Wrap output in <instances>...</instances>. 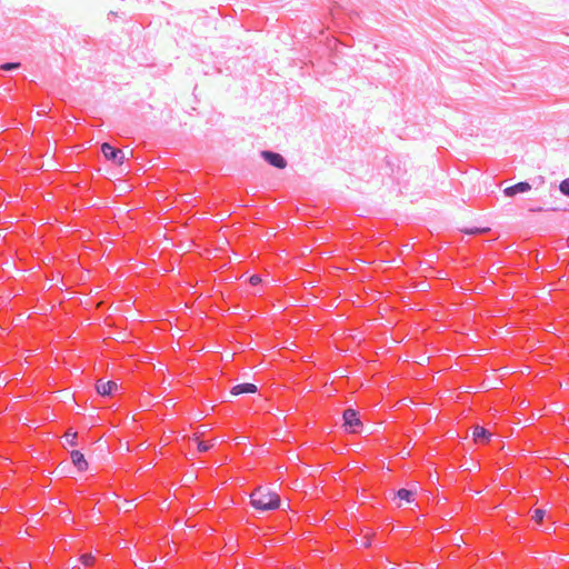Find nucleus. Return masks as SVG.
<instances>
[{
  "instance_id": "obj_15",
  "label": "nucleus",
  "mask_w": 569,
  "mask_h": 569,
  "mask_svg": "<svg viewBox=\"0 0 569 569\" xmlns=\"http://www.w3.org/2000/svg\"><path fill=\"white\" fill-rule=\"evenodd\" d=\"M77 437H78V436H77V432H67V433L64 435L66 441H67V443H69L70 446H76V445H77V442H76Z\"/></svg>"
},
{
  "instance_id": "obj_13",
  "label": "nucleus",
  "mask_w": 569,
  "mask_h": 569,
  "mask_svg": "<svg viewBox=\"0 0 569 569\" xmlns=\"http://www.w3.org/2000/svg\"><path fill=\"white\" fill-rule=\"evenodd\" d=\"M20 67L19 62H6L1 64L0 69L3 71H13Z\"/></svg>"
},
{
  "instance_id": "obj_14",
  "label": "nucleus",
  "mask_w": 569,
  "mask_h": 569,
  "mask_svg": "<svg viewBox=\"0 0 569 569\" xmlns=\"http://www.w3.org/2000/svg\"><path fill=\"white\" fill-rule=\"evenodd\" d=\"M559 190L562 194L569 197V178L560 182Z\"/></svg>"
},
{
  "instance_id": "obj_2",
  "label": "nucleus",
  "mask_w": 569,
  "mask_h": 569,
  "mask_svg": "<svg viewBox=\"0 0 569 569\" xmlns=\"http://www.w3.org/2000/svg\"><path fill=\"white\" fill-rule=\"evenodd\" d=\"M343 425L351 433H359L362 428V421L359 412L353 408H347L342 415Z\"/></svg>"
},
{
  "instance_id": "obj_17",
  "label": "nucleus",
  "mask_w": 569,
  "mask_h": 569,
  "mask_svg": "<svg viewBox=\"0 0 569 569\" xmlns=\"http://www.w3.org/2000/svg\"><path fill=\"white\" fill-rule=\"evenodd\" d=\"M249 281L252 286H258L261 282V278L258 274H252Z\"/></svg>"
},
{
  "instance_id": "obj_5",
  "label": "nucleus",
  "mask_w": 569,
  "mask_h": 569,
  "mask_svg": "<svg viewBox=\"0 0 569 569\" xmlns=\"http://www.w3.org/2000/svg\"><path fill=\"white\" fill-rule=\"evenodd\" d=\"M96 389H97L98 393L101 396H111L119 389V386L116 381H112V380H110V381L98 380V382L96 385Z\"/></svg>"
},
{
  "instance_id": "obj_6",
  "label": "nucleus",
  "mask_w": 569,
  "mask_h": 569,
  "mask_svg": "<svg viewBox=\"0 0 569 569\" xmlns=\"http://www.w3.org/2000/svg\"><path fill=\"white\" fill-rule=\"evenodd\" d=\"M531 190V184L527 181L518 182L511 187H508L503 190L506 197H515L518 193H525Z\"/></svg>"
},
{
  "instance_id": "obj_4",
  "label": "nucleus",
  "mask_w": 569,
  "mask_h": 569,
  "mask_svg": "<svg viewBox=\"0 0 569 569\" xmlns=\"http://www.w3.org/2000/svg\"><path fill=\"white\" fill-rule=\"evenodd\" d=\"M261 156L264 161L274 168L283 169L287 166V160L278 152L266 150L261 152Z\"/></svg>"
},
{
  "instance_id": "obj_1",
  "label": "nucleus",
  "mask_w": 569,
  "mask_h": 569,
  "mask_svg": "<svg viewBox=\"0 0 569 569\" xmlns=\"http://www.w3.org/2000/svg\"><path fill=\"white\" fill-rule=\"evenodd\" d=\"M280 503V496L268 487H258L250 495V505L259 512L276 510Z\"/></svg>"
},
{
  "instance_id": "obj_3",
  "label": "nucleus",
  "mask_w": 569,
  "mask_h": 569,
  "mask_svg": "<svg viewBox=\"0 0 569 569\" xmlns=\"http://www.w3.org/2000/svg\"><path fill=\"white\" fill-rule=\"evenodd\" d=\"M101 151H102L103 156L108 160H111V161H113L114 163H118V164L122 163V160L124 158V154H123L122 150L112 147L108 142H104L101 146Z\"/></svg>"
},
{
  "instance_id": "obj_8",
  "label": "nucleus",
  "mask_w": 569,
  "mask_h": 569,
  "mask_svg": "<svg viewBox=\"0 0 569 569\" xmlns=\"http://www.w3.org/2000/svg\"><path fill=\"white\" fill-rule=\"evenodd\" d=\"M72 463L77 467L79 471H84L88 469V462L84 459V456L79 450H73L70 453Z\"/></svg>"
},
{
  "instance_id": "obj_7",
  "label": "nucleus",
  "mask_w": 569,
  "mask_h": 569,
  "mask_svg": "<svg viewBox=\"0 0 569 569\" xmlns=\"http://www.w3.org/2000/svg\"><path fill=\"white\" fill-rule=\"evenodd\" d=\"M491 438V432L487 430L485 427L477 426L473 429V439L477 443H488Z\"/></svg>"
},
{
  "instance_id": "obj_9",
  "label": "nucleus",
  "mask_w": 569,
  "mask_h": 569,
  "mask_svg": "<svg viewBox=\"0 0 569 569\" xmlns=\"http://www.w3.org/2000/svg\"><path fill=\"white\" fill-rule=\"evenodd\" d=\"M257 390H258V388L256 385L246 382V383H240V385L234 386L231 389V393L234 396L242 395V393H254V392H257Z\"/></svg>"
},
{
  "instance_id": "obj_12",
  "label": "nucleus",
  "mask_w": 569,
  "mask_h": 569,
  "mask_svg": "<svg viewBox=\"0 0 569 569\" xmlns=\"http://www.w3.org/2000/svg\"><path fill=\"white\" fill-rule=\"evenodd\" d=\"M80 560H81L83 566L90 567L94 562V557L92 555H90V553H84V555L81 556Z\"/></svg>"
},
{
  "instance_id": "obj_10",
  "label": "nucleus",
  "mask_w": 569,
  "mask_h": 569,
  "mask_svg": "<svg viewBox=\"0 0 569 569\" xmlns=\"http://www.w3.org/2000/svg\"><path fill=\"white\" fill-rule=\"evenodd\" d=\"M397 497L400 500H405L407 502H411L413 500L415 492L412 490H409V489H406V488H401V489H399L397 491Z\"/></svg>"
},
{
  "instance_id": "obj_16",
  "label": "nucleus",
  "mask_w": 569,
  "mask_h": 569,
  "mask_svg": "<svg viewBox=\"0 0 569 569\" xmlns=\"http://www.w3.org/2000/svg\"><path fill=\"white\" fill-rule=\"evenodd\" d=\"M212 443L208 442V441H199L198 442V450L200 452H207L209 451L211 448H212Z\"/></svg>"
},
{
  "instance_id": "obj_11",
  "label": "nucleus",
  "mask_w": 569,
  "mask_h": 569,
  "mask_svg": "<svg viewBox=\"0 0 569 569\" xmlns=\"http://www.w3.org/2000/svg\"><path fill=\"white\" fill-rule=\"evenodd\" d=\"M545 515L546 511L543 509L537 508L533 510L532 519L540 525L545 518Z\"/></svg>"
}]
</instances>
